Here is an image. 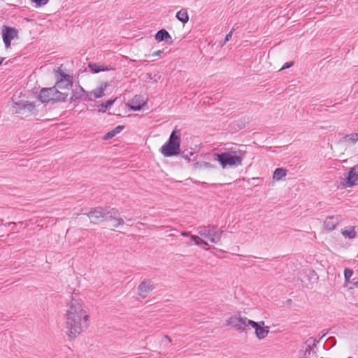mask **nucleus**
Segmentation results:
<instances>
[{
  "mask_svg": "<svg viewBox=\"0 0 358 358\" xmlns=\"http://www.w3.org/2000/svg\"><path fill=\"white\" fill-rule=\"evenodd\" d=\"M88 315L83 304L72 297L67 305L65 329L69 339H74L88 326Z\"/></svg>",
  "mask_w": 358,
  "mask_h": 358,
  "instance_id": "f257e3e1",
  "label": "nucleus"
},
{
  "mask_svg": "<svg viewBox=\"0 0 358 358\" xmlns=\"http://www.w3.org/2000/svg\"><path fill=\"white\" fill-rule=\"evenodd\" d=\"M93 224H99L103 222L113 221L112 227L117 228L124 224V220L120 217L119 211L115 208L95 207L92 208L88 213H83Z\"/></svg>",
  "mask_w": 358,
  "mask_h": 358,
  "instance_id": "f03ea898",
  "label": "nucleus"
},
{
  "mask_svg": "<svg viewBox=\"0 0 358 358\" xmlns=\"http://www.w3.org/2000/svg\"><path fill=\"white\" fill-rule=\"evenodd\" d=\"M180 130L176 127L171 132L167 141L162 146L161 153L166 157L176 156L180 152Z\"/></svg>",
  "mask_w": 358,
  "mask_h": 358,
  "instance_id": "7ed1b4c3",
  "label": "nucleus"
},
{
  "mask_svg": "<svg viewBox=\"0 0 358 358\" xmlns=\"http://www.w3.org/2000/svg\"><path fill=\"white\" fill-rule=\"evenodd\" d=\"M214 160L217 161L222 169L227 166H238L242 164L243 157L237 155L236 152H224L221 153H215L213 155Z\"/></svg>",
  "mask_w": 358,
  "mask_h": 358,
  "instance_id": "20e7f679",
  "label": "nucleus"
},
{
  "mask_svg": "<svg viewBox=\"0 0 358 358\" xmlns=\"http://www.w3.org/2000/svg\"><path fill=\"white\" fill-rule=\"evenodd\" d=\"M197 233L211 243H217L220 241L223 231L218 229L215 225L201 226L197 228Z\"/></svg>",
  "mask_w": 358,
  "mask_h": 358,
  "instance_id": "39448f33",
  "label": "nucleus"
},
{
  "mask_svg": "<svg viewBox=\"0 0 358 358\" xmlns=\"http://www.w3.org/2000/svg\"><path fill=\"white\" fill-rule=\"evenodd\" d=\"M57 82L52 87L58 90H69L73 86V78L71 76L63 72L60 68L54 69Z\"/></svg>",
  "mask_w": 358,
  "mask_h": 358,
  "instance_id": "423d86ee",
  "label": "nucleus"
},
{
  "mask_svg": "<svg viewBox=\"0 0 358 358\" xmlns=\"http://www.w3.org/2000/svg\"><path fill=\"white\" fill-rule=\"evenodd\" d=\"M247 317H241L240 315L238 316L234 315L227 320V325L231 326L236 330L243 332L247 329Z\"/></svg>",
  "mask_w": 358,
  "mask_h": 358,
  "instance_id": "0eeeda50",
  "label": "nucleus"
},
{
  "mask_svg": "<svg viewBox=\"0 0 358 358\" xmlns=\"http://www.w3.org/2000/svg\"><path fill=\"white\" fill-rule=\"evenodd\" d=\"M3 41L6 48L10 47L11 41L18 38V31L14 27L3 26L2 29Z\"/></svg>",
  "mask_w": 358,
  "mask_h": 358,
  "instance_id": "6e6552de",
  "label": "nucleus"
},
{
  "mask_svg": "<svg viewBox=\"0 0 358 358\" xmlns=\"http://www.w3.org/2000/svg\"><path fill=\"white\" fill-rule=\"evenodd\" d=\"M79 100H83L85 101H93L89 92H86L81 86H78V88H76L72 90V95L70 97V102H76Z\"/></svg>",
  "mask_w": 358,
  "mask_h": 358,
  "instance_id": "1a4fd4ad",
  "label": "nucleus"
},
{
  "mask_svg": "<svg viewBox=\"0 0 358 358\" xmlns=\"http://www.w3.org/2000/svg\"><path fill=\"white\" fill-rule=\"evenodd\" d=\"M358 180V166H355L350 169L345 178L342 179L341 185L345 187H351L355 185Z\"/></svg>",
  "mask_w": 358,
  "mask_h": 358,
  "instance_id": "9d476101",
  "label": "nucleus"
},
{
  "mask_svg": "<svg viewBox=\"0 0 358 358\" xmlns=\"http://www.w3.org/2000/svg\"><path fill=\"white\" fill-rule=\"evenodd\" d=\"M155 288V285L151 280H143L138 287V294L145 298L150 292Z\"/></svg>",
  "mask_w": 358,
  "mask_h": 358,
  "instance_id": "9b49d317",
  "label": "nucleus"
},
{
  "mask_svg": "<svg viewBox=\"0 0 358 358\" xmlns=\"http://www.w3.org/2000/svg\"><path fill=\"white\" fill-rule=\"evenodd\" d=\"M146 104V101L144 100L142 96L136 95L128 103V107L134 111L141 110L143 106Z\"/></svg>",
  "mask_w": 358,
  "mask_h": 358,
  "instance_id": "f8f14e48",
  "label": "nucleus"
},
{
  "mask_svg": "<svg viewBox=\"0 0 358 358\" xmlns=\"http://www.w3.org/2000/svg\"><path fill=\"white\" fill-rule=\"evenodd\" d=\"M54 90H55V88H53L52 87L41 89L40 91L39 95H38V99L42 103L52 102V94H53Z\"/></svg>",
  "mask_w": 358,
  "mask_h": 358,
  "instance_id": "ddd939ff",
  "label": "nucleus"
},
{
  "mask_svg": "<svg viewBox=\"0 0 358 358\" xmlns=\"http://www.w3.org/2000/svg\"><path fill=\"white\" fill-rule=\"evenodd\" d=\"M155 40L158 42L165 41L168 44H172L173 41L169 33L164 29L159 30L155 36Z\"/></svg>",
  "mask_w": 358,
  "mask_h": 358,
  "instance_id": "4468645a",
  "label": "nucleus"
},
{
  "mask_svg": "<svg viewBox=\"0 0 358 358\" xmlns=\"http://www.w3.org/2000/svg\"><path fill=\"white\" fill-rule=\"evenodd\" d=\"M52 102H64L66 101L69 94L67 92H61L57 88L54 87Z\"/></svg>",
  "mask_w": 358,
  "mask_h": 358,
  "instance_id": "2eb2a0df",
  "label": "nucleus"
},
{
  "mask_svg": "<svg viewBox=\"0 0 358 358\" xmlns=\"http://www.w3.org/2000/svg\"><path fill=\"white\" fill-rule=\"evenodd\" d=\"M358 141V133H352L350 134H347L342 137L339 143H348L349 145H355Z\"/></svg>",
  "mask_w": 358,
  "mask_h": 358,
  "instance_id": "dca6fc26",
  "label": "nucleus"
},
{
  "mask_svg": "<svg viewBox=\"0 0 358 358\" xmlns=\"http://www.w3.org/2000/svg\"><path fill=\"white\" fill-rule=\"evenodd\" d=\"M338 224V219L334 216H329L324 222V228L329 231L333 230Z\"/></svg>",
  "mask_w": 358,
  "mask_h": 358,
  "instance_id": "f3484780",
  "label": "nucleus"
},
{
  "mask_svg": "<svg viewBox=\"0 0 358 358\" xmlns=\"http://www.w3.org/2000/svg\"><path fill=\"white\" fill-rule=\"evenodd\" d=\"M108 86L107 82L101 83V86L90 92V94H93L94 99L101 98L104 95V91Z\"/></svg>",
  "mask_w": 358,
  "mask_h": 358,
  "instance_id": "a211bd4d",
  "label": "nucleus"
},
{
  "mask_svg": "<svg viewBox=\"0 0 358 358\" xmlns=\"http://www.w3.org/2000/svg\"><path fill=\"white\" fill-rule=\"evenodd\" d=\"M124 127L122 125H118L116 127H115L111 131L106 133L103 137V139L105 141L109 140L113 138L114 136H115L117 134L120 133L123 129Z\"/></svg>",
  "mask_w": 358,
  "mask_h": 358,
  "instance_id": "6ab92c4d",
  "label": "nucleus"
},
{
  "mask_svg": "<svg viewBox=\"0 0 358 358\" xmlns=\"http://www.w3.org/2000/svg\"><path fill=\"white\" fill-rule=\"evenodd\" d=\"M269 333V327L264 325H261L260 327L256 329L255 335L258 339L261 340L267 336Z\"/></svg>",
  "mask_w": 358,
  "mask_h": 358,
  "instance_id": "aec40b11",
  "label": "nucleus"
},
{
  "mask_svg": "<svg viewBox=\"0 0 358 358\" xmlns=\"http://www.w3.org/2000/svg\"><path fill=\"white\" fill-rule=\"evenodd\" d=\"M176 18L183 24L187 23L189 21V15L186 9L182 8L179 10L176 15Z\"/></svg>",
  "mask_w": 358,
  "mask_h": 358,
  "instance_id": "412c9836",
  "label": "nucleus"
},
{
  "mask_svg": "<svg viewBox=\"0 0 358 358\" xmlns=\"http://www.w3.org/2000/svg\"><path fill=\"white\" fill-rule=\"evenodd\" d=\"M319 341H317L316 339H313V338H309L307 341H306V344H307V346H306V349L305 350V353H304V355L306 357L307 356V354L308 355H310V351L313 350V349L316 347V343H318Z\"/></svg>",
  "mask_w": 358,
  "mask_h": 358,
  "instance_id": "4be33fe9",
  "label": "nucleus"
},
{
  "mask_svg": "<svg viewBox=\"0 0 358 358\" xmlns=\"http://www.w3.org/2000/svg\"><path fill=\"white\" fill-rule=\"evenodd\" d=\"M287 171L283 168H277L273 173V178L275 180H280L286 176Z\"/></svg>",
  "mask_w": 358,
  "mask_h": 358,
  "instance_id": "5701e85b",
  "label": "nucleus"
},
{
  "mask_svg": "<svg viewBox=\"0 0 358 358\" xmlns=\"http://www.w3.org/2000/svg\"><path fill=\"white\" fill-rule=\"evenodd\" d=\"M190 238L191 241H194L196 245L202 247L205 250H207V246L208 244L206 241H203L199 236L196 235H191Z\"/></svg>",
  "mask_w": 358,
  "mask_h": 358,
  "instance_id": "b1692460",
  "label": "nucleus"
},
{
  "mask_svg": "<svg viewBox=\"0 0 358 358\" xmlns=\"http://www.w3.org/2000/svg\"><path fill=\"white\" fill-rule=\"evenodd\" d=\"M88 67L90 69V71L94 73H97L101 71H108L110 69L108 67L104 68L95 63H89Z\"/></svg>",
  "mask_w": 358,
  "mask_h": 358,
  "instance_id": "393cba45",
  "label": "nucleus"
},
{
  "mask_svg": "<svg viewBox=\"0 0 358 358\" xmlns=\"http://www.w3.org/2000/svg\"><path fill=\"white\" fill-rule=\"evenodd\" d=\"M341 234L345 238H349L350 239L355 238L357 235L355 228L352 227L345 229L341 231Z\"/></svg>",
  "mask_w": 358,
  "mask_h": 358,
  "instance_id": "a878e982",
  "label": "nucleus"
},
{
  "mask_svg": "<svg viewBox=\"0 0 358 358\" xmlns=\"http://www.w3.org/2000/svg\"><path fill=\"white\" fill-rule=\"evenodd\" d=\"M25 104L26 101H20L17 102H15L13 104V113H21L22 110H25Z\"/></svg>",
  "mask_w": 358,
  "mask_h": 358,
  "instance_id": "bb28decb",
  "label": "nucleus"
},
{
  "mask_svg": "<svg viewBox=\"0 0 358 358\" xmlns=\"http://www.w3.org/2000/svg\"><path fill=\"white\" fill-rule=\"evenodd\" d=\"M116 98L113 99H108L106 102H103L99 105L100 108L99 109V112L104 113L106 109L110 108L115 101Z\"/></svg>",
  "mask_w": 358,
  "mask_h": 358,
  "instance_id": "cd10ccee",
  "label": "nucleus"
},
{
  "mask_svg": "<svg viewBox=\"0 0 358 358\" xmlns=\"http://www.w3.org/2000/svg\"><path fill=\"white\" fill-rule=\"evenodd\" d=\"M195 169H215V166L206 162H196L194 164Z\"/></svg>",
  "mask_w": 358,
  "mask_h": 358,
  "instance_id": "c85d7f7f",
  "label": "nucleus"
},
{
  "mask_svg": "<svg viewBox=\"0 0 358 358\" xmlns=\"http://www.w3.org/2000/svg\"><path fill=\"white\" fill-rule=\"evenodd\" d=\"M248 325H250L256 331V329H258L259 327H260L261 325H264V321H261V322H255V321H253L252 320L248 319L247 327Z\"/></svg>",
  "mask_w": 358,
  "mask_h": 358,
  "instance_id": "c756f323",
  "label": "nucleus"
},
{
  "mask_svg": "<svg viewBox=\"0 0 358 358\" xmlns=\"http://www.w3.org/2000/svg\"><path fill=\"white\" fill-rule=\"evenodd\" d=\"M353 274V271L350 268H345L344 271V277H345V283H350V278L352 277Z\"/></svg>",
  "mask_w": 358,
  "mask_h": 358,
  "instance_id": "7c9ffc66",
  "label": "nucleus"
},
{
  "mask_svg": "<svg viewBox=\"0 0 358 358\" xmlns=\"http://www.w3.org/2000/svg\"><path fill=\"white\" fill-rule=\"evenodd\" d=\"M27 110L29 113H33L35 110V105L33 103H30L29 101H26L25 104V110Z\"/></svg>",
  "mask_w": 358,
  "mask_h": 358,
  "instance_id": "2f4dec72",
  "label": "nucleus"
},
{
  "mask_svg": "<svg viewBox=\"0 0 358 358\" xmlns=\"http://www.w3.org/2000/svg\"><path fill=\"white\" fill-rule=\"evenodd\" d=\"M49 0H31L36 4V7L45 6L48 3Z\"/></svg>",
  "mask_w": 358,
  "mask_h": 358,
  "instance_id": "473e14b6",
  "label": "nucleus"
},
{
  "mask_svg": "<svg viewBox=\"0 0 358 358\" xmlns=\"http://www.w3.org/2000/svg\"><path fill=\"white\" fill-rule=\"evenodd\" d=\"M234 31H235V29H234V28H233V29L229 31V33H228V34L226 35V36H225V38H224V42H223V45H224V44H225L227 42H228V41L231 39V36H232V34H233V32H234Z\"/></svg>",
  "mask_w": 358,
  "mask_h": 358,
  "instance_id": "72a5a7b5",
  "label": "nucleus"
},
{
  "mask_svg": "<svg viewBox=\"0 0 358 358\" xmlns=\"http://www.w3.org/2000/svg\"><path fill=\"white\" fill-rule=\"evenodd\" d=\"M294 64V62H286L285 63V64L282 66L281 68V70H283V69H288L291 66H292Z\"/></svg>",
  "mask_w": 358,
  "mask_h": 358,
  "instance_id": "f704fd0d",
  "label": "nucleus"
},
{
  "mask_svg": "<svg viewBox=\"0 0 358 358\" xmlns=\"http://www.w3.org/2000/svg\"><path fill=\"white\" fill-rule=\"evenodd\" d=\"M327 341L331 343V346H334L336 343V338L334 337H330L327 339Z\"/></svg>",
  "mask_w": 358,
  "mask_h": 358,
  "instance_id": "c9c22d12",
  "label": "nucleus"
},
{
  "mask_svg": "<svg viewBox=\"0 0 358 358\" xmlns=\"http://www.w3.org/2000/svg\"><path fill=\"white\" fill-rule=\"evenodd\" d=\"M181 156L182 158H184L185 159H186L188 162H190V158L189 157L188 155L187 154H185V152H182L181 153Z\"/></svg>",
  "mask_w": 358,
  "mask_h": 358,
  "instance_id": "e433bc0d",
  "label": "nucleus"
},
{
  "mask_svg": "<svg viewBox=\"0 0 358 358\" xmlns=\"http://www.w3.org/2000/svg\"><path fill=\"white\" fill-rule=\"evenodd\" d=\"M17 224H19V225H20V227H22V224H23V223H22V222H18L17 224V223H15V222H11L8 223V226L13 225V227H15V226H16V225H17Z\"/></svg>",
  "mask_w": 358,
  "mask_h": 358,
  "instance_id": "4c0bfd02",
  "label": "nucleus"
},
{
  "mask_svg": "<svg viewBox=\"0 0 358 358\" xmlns=\"http://www.w3.org/2000/svg\"><path fill=\"white\" fill-rule=\"evenodd\" d=\"M162 53V50H157V51L153 52L152 55V56H160Z\"/></svg>",
  "mask_w": 358,
  "mask_h": 358,
  "instance_id": "58836bf2",
  "label": "nucleus"
},
{
  "mask_svg": "<svg viewBox=\"0 0 358 358\" xmlns=\"http://www.w3.org/2000/svg\"><path fill=\"white\" fill-rule=\"evenodd\" d=\"M155 76H156V74H155L154 76H152V73H147V78L148 79H150V80L154 79Z\"/></svg>",
  "mask_w": 358,
  "mask_h": 358,
  "instance_id": "ea45409f",
  "label": "nucleus"
},
{
  "mask_svg": "<svg viewBox=\"0 0 358 358\" xmlns=\"http://www.w3.org/2000/svg\"><path fill=\"white\" fill-rule=\"evenodd\" d=\"M181 235L183 236H189V232H187V231H182L181 233Z\"/></svg>",
  "mask_w": 358,
  "mask_h": 358,
  "instance_id": "a19ab883",
  "label": "nucleus"
},
{
  "mask_svg": "<svg viewBox=\"0 0 358 358\" xmlns=\"http://www.w3.org/2000/svg\"><path fill=\"white\" fill-rule=\"evenodd\" d=\"M310 274H311V275H314V276L315 277V279H316V280H317V279H318L317 275V273H316L314 271H312L310 272Z\"/></svg>",
  "mask_w": 358,
  "mask_h": 358,
  "instance_id": "79ce46f5",
  "label": "nucleus"
},
{
  "mask_svg": "<svg viewBox=\"0 0 358 358\" xmlns=\"http://www.w3.org/2000/svg\"><path fill=\"white\" fill-rule=\"evenodd\" d=\"M6 57L0 56V65L3 63Z\"/></svg>",
  "mask_w": 358,
  "mask_h": 358,
  "instance_id": "37998d69",
  "label": "nucleus"
},
{
  "mask_svg": "<svg viewBox=\"0 0 358 358\" xmlns=\"http://www.w3.org/2000/svg\"><path fill=\"white\" fill-rule=\"evenodd\" d=\"M164 338L168 340L169 342H171V339L169 336H167V335L164 336Z\"/></svg>",
  "mask_w": 358,
  "mask_h": 358,
  "instance_id": "c03bdc74",
  "label": "nucleus"
},
{
  "mask_svg": "<svg viewBox=\"0 0 358 358\" xmlns=\"http://www.w3.org/2000/svg\"><path fill=\"white\" fill-rule=\"evenodd\" d=\"M353 285H354L355 287H358V281L353 282Z\"/></svg>",
  "mask_w": 358,
  "mask_h": 358,
  "instance_id": "a18cd8bd",
  "label": "nucleus"
},
{
  "mask_svg": "<svg viewBox=\"0 0 358 358\" xmlns=\"http://www.w3.org/2000/svg\"><path fill=\"white\" fill-rule=\"evenodd\" d=\"M127 220L128 222H132L133 221V219L132 218H127Z\"/></svg>",
  "mask_w": 358,
  "mask_h": 358,
  "instance_id": "49530a36",
  "label": "nucleus"
},
{
  "mask_svg": "<svg viewBox=\"0 0 358 358\" xmlns=\"http://www.w3.org/2000/svg\"><path fill=\"white\" fill-rule=\"evenodd\" d=\"M3 224V220L0 219V226Z\"/></svg>",
  "mask_w": 358,
  "mask_h": 358,
  "instance_id": "de8ad7c7",
  "label": "nucleus"
},
{
  "mask_svg": "<svg viewBox=\"0 0 358 358\" xmlns=\"http://www.w3.org/2000/svg\"><path fill=\"white\" fill-rule=\"evenodd\" d=\"M189 155H193V152H189Z\"/></svg>",
  "mask_w": 358,
  "mask_h": 358,
  "instance_id": "09e8293b",
  "label": "nucleus"
},
{
  "mask_svg": "<svg viewBox=\"0 0 358 358\" xmlns=\"http://www.w3.org/2000/svg\"><path fill=\"white\" fill-rule=\"evenodd\" d=\"M325 336V334H324L322 336H321L320 339L323 338V337Z\"/></svg>",
  "mask_w": 358,
  "mask_h": 358,
  "instance_id": "8fccbe9b",
  "label": "nucleus"
}]
</instances>
